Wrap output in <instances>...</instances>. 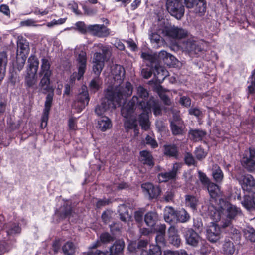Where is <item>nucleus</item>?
I'll return each instance as SVG.
<instances>
[{"instance_id": "f257e3e1", "label": "nucleus", "mask_w": 255, "mask_h": 255, "mask_svg": "<svg viewBox=\"0 0 255 255\" xmlns=\"http://www.w3.org/2000/svg\"><path fill=\"white\" fill-rule=\"evenodd\" d=\"M139 102V106L143 110V112L139 115V122L142 128L147 130L149 127L148 114L153 111L155 116L159 115L161 113V109L159 102L153 97L145 102L144 101H139L137 96H134L132 100L123 106L121 109L122 116L126 118L124 122V126L127 129H134L135 134L138 133L136 129L137 125L136 120L132 117V114L134 110L135 103Z\"/></svg>"}, {"instance_id": "f03ea898", "label": "nucleus", "mask_w": 255, "mask_h": 255, "mask_svg": "<svg viewBox=\"0 0 255 255\" xmlns=\"http://www.w3.org/2000/svg\"><path fill=\"white\" fill-rule=\"evenodd\" d=\"M112 73L114 76L115 81H117L115 84L114 90L108 89L105 95V99L100 105H98L95 110L98 116H101L109 109L111 103L112 106L115 108L119 105L121 99L124 97L130 96L132 93V85L129 82H127L122 85L124 76V69L119 65H116L112 69Z\"/></svg>"}, {"instance_id": "7ed1b4c3", "label": "nucleus", "mask_w": 255, "mask_h": 255, "mask_svg": "<svg viewBox=\"0 0 255 255\" xmlns=\"http://www.w3.org/2000/svg\"><path fill=\"white\" fill-rule=\"evenodd\" d=\"M240 212L235 206L223 199L219 200L218 207L209 205L208 214L215 222L221 220L224 228L229 226L233 219Z\"/></svg>"}, {"instance_id": "20e7f679", "label": "nucleus", "mask_w": 255, "mask_h": 255, "mask_svg": "<svg viewBox=\"0 0 255 255\" xmlns=\"http://www.w3.org/2000/svg\"><path fill=\"white\" fill-rule=\"evenodd\" d=\"M39 67V60L34 55L29 56L25 71V83L27 87H33L37 82V72Z\"/></svg>"}, {"instance_id": "39448f33", "label": "nucleus", "mask_w": 255, "mask_h": 255, "mask_svg": "<svg viewBox=\"0 0 255 255\" xmlns=\"http://www.w3.org/2000/svg\"><path fill=\"white\" fill-rule=\"evenodd\" d=\"M181 47L183 51L187 52L191 56L197 55L203 49L201 43L194 37H191L183 41Z\"/></svg>"}, {"instance_id": "423d86ee", "label": "nucleus", "mask_w": 255, "mask_h": 255, "mask_svg": "<svg viewBox=\"0 0 255 255\" xmlns=\"http://www.w3.org/2000/svg\"><path fill=\"white\" fill-rule=\"evenodd\" d=\"M166 7L168 12L177 19H180L184 14L182 0H167Z\"/></svg>"}, {"instance_id": "0eeeda50", "label": "nucleus", "mask_w": 255, "mask_h": 255, "mask_svg": "<svg viewBox=\"0 0 255 255\" xmlns=\"http://www.w3.org/2000/svg\"><path fill=\"white\" fill-rule=\"evenodd\" d=\"M89 101L87 88L85 86H82L76 100L72 104V107L77 110L78 112H80L88 104Z\"/></svg>"}, {"instance_id": "6e6552de", "label": "nucleus", "mask_w": 255, "mask_h": 255, "mask_svg": "<svg viewBox=\"0 0 255 255\" xmlns=\"http://www.w3.org/2000/svg\"><path fill=\"white\" fill-rule=\"evenodd\" d=\"M206 237L211 243H215L219 242L222 237L220 227L218 224L211 222L206 227Z\"/></svg>"}, {"instance_id": "1a4fd4ad", "label": "nucleus", "mask_w": 255, "mask_h": 255, "mask_svg": "<svg viewBox=\"0 0 255 255\" xmlns=\"http://www.w3.org/2000/svg\"><path fill=\"white\" fill-rule=\"evenodd\" d=\"M236 178L243 190L248 192L255 191V180L251 175H240Z\"/></svg>"}, {"instance_id": "9d476101", "label": "nucleus", "mask_w": 255, "mask_h": 255, "mask_svg": "<svg viewBox=\"0 0 255 255\" xmlns=\"http://www.w3.org/2000/svg\"><path fill=\"white\" fill-rule=\"evenodd\" d=\"M93 48H97V50H101L102 53L96 52L93 55V62L103 63L110 56L111 52L109 47L105 46L101 43L95 44Z\"/></svg>"}, {"instance_id": "9b49d317", "label": "nucleus", "mask_w": 255, "mask_h": 255, "mask_svg": "<svg viewBox=\"0 0 255 255\" xmlns=\"http://www.w3.org/2000/svg\"><path fill=\"white\" fill-rule=\"evenodd\" d=\"M78 62V72L74 73L71 76V80L77 78L79 80L84 74L86 68L87 55L85 51H81L77 58Z\"/></svg>"}, {"instance_id": "f8f14e48", "label": "nucleus", "mask_w": 255, "mask_h": 255, "mask_svg": "<svg viewBox=\"0 0 255 255\" xmlns=\"http://www.w3.org/2000/svg\"><path fill=\"white\" fill-rule=\"evenodd\" d=\"M88 31L94 36L103 38L108 36L110 29L104 24H94L88 26Z\"/></svg>"}, {"instance_id": "ddd939ff", "label": "nucleus", "mask_w": 255, "mask_h": 255, "mask_svg": "<svg viewBox=\"0 0 255 255\" xmlns=\"http://www.w3.org/2000/svg\"><path fill=\"white\" fill-rule=\"evenodd\" d=\"M242 162L248 171L253 170L255 167V150L249 149V151H246Z\"/></svg>"}, {"instance_id": "4468645a", "label": "nucleus", "mask_w": 255, "mask_h": 255, "mask_svg": "<svg viewBox=\"0 0 255 255\" xmlns=\"http://www.w3.org/2000/svg\"><path fill=\"white\" fill-rule=\"evenodd\" d=\"M166 34L169 37L175 39H182L188 37L189 35L186 30L175 26L168 28L166 30Z\"/></svg>"}, {"instance_id": "2eb2a0df", "label": "nucleus", "mask_w": 255, "mask_h": 255, "mask_svg": "<svg viewBox=\"0 0 255 255\" xmlns=\"http://www.w3.org/2000/svg\"><path fill=\"white\" fill-rule=\"evenodd\" d=\"M185 237L186 243L193 247H197L202 241V238L192 229L186 231Z\"/></svg>"}, {"instance_id": "dca6fc26", "label": "nucleus", "mask_w": 255, "mask_h": 255, "mask_svg": "<svg viewBox=\"0 0 255 255\" xmlns=\"http://www.w3.org/2000/svg\"><path fill=\"white\" fill-rule=\"evenodd\" d=\"M171 130L173 135H182L184 133V126L183 122L177 117H174V119L170 122Z\"/></svg>"}, {"instance_id": "f3484780", "label": "nucleus", "mask_w": 255, "mask_h": 255, "mask_svg": "<svg viewBox=\"0 0 255 255\" xmlns=\"http://www.w3.org/2000/svg\"><path fill=\"white\" fill-rule=\"evenodd\" d=\"M141 188L144 192L147 193L150 198H157L160 194L161 190L159 187L154 186L150 183L142 184Z\"/></svg>"}, {"instance_id": "a211bd4d", "label": "nucleus", "mask_w": 255, "mask_h": 255, "mask_svg": "<svg viewBox=\"0 0 255 255\" xmlns=\"http://www.w3.org/2000/svg\"><path fill=\"white\" fill-rule=\"evenodd\" d=\"M167 234L169 242L173 245L178 247L180 244L181 240L178 230L175 227L170 226L168 230Z\"/></svg>"}, {"instance_id": "6ab92c4d", "label": "nucleus", "mask_w": 255, "mask_h": 255, "mask_svg": "<svg viewBox=\"0 0 255 255\" xmlns=\"http://www.w3.org/2000/svg\"><path fill=\"white\" fill-rule=\"evenodd\" d=\"M175 60L174 56L164 50L161 51L158 55L156 54V62L157 63H164L169 65L174 62Z\"/></svg>"}, {"instance_id": "aec40b11", "label": "nucleus", "mask_w": 255, "mask_h": 255, "mask_svg": "<svg viewBox=\"0 0 255 255\" xmlns=\"http://www.w3.org/2000/svg\"><path fill=\"white\" fill-rule=\"evenodd\" d=\"M148 244L147 240H140L137 242H131L128 247L129 251L131 252H136L138 251L142 252L145 250L144 249L146 248Z\"/></svg>"}, {"instance_id": "412c9836", "label": "nucleus", "mask_w": 255, "mask_h": 255, "mask_svg": "<svg viewBox=\"0 0 255 255\" xmlns=\"http://www.w3.org/2000/svg\"><path fill=\"white\" fill-rule=\"evenodd\" d=\"M164 217L167 223L175 222L177 219V212L171 207H166L164 209Z\"/></svg>"}, {"instance_id": "4be33fe9", "label": "nucleus", "mask_w": 255, "mask_h": 255, "mask_svg": "<svg viewBox=\"0 0 255 255\" xmlns=\"http://www.w3.org/2000/svg\"><path fill=\"white\" fill-rule=\"evenodd\" d=\"M158 220V214L155 212H149L145 214L144 217L145 222L149 227H153Z\"/></svg>"}, {"instance_id": "5701e85b", "label": "nucleus", "mask_w": 255, "mask_h": 255, "mask_svg": "<svg viewBox=\"0 0 255 255\" xmlns=\"http://www.w3.org/2000/svg\"><path fill=\"white\" fill-rule=\"evenodd\" d=\"M8 62L7 55L5 52H0V81L3 78V73Z\"/></svg>"}, {"instance_id": "b1692460", "label": "nucleus", "mask_w": 255, "mask_h": 255, "mask_svg": "<svg viewBox=\"0 0 255 255\" xmlns=\"http://www.w3.org/2000/svg\"><path fill=\"white\" fill-rule=\"evenodd\" d=\"M140 160L143 164H147L149 166H153V157L150 152L143 150L140 152Z\"/></svg>"}, {"instance_id": "393cba45", "label": "nucleus", "mask_w": 255, "mask_h": 255, "mask_svg": "<svg viewBox=\"0 0 255 255\" xmlns=\"http://www.w3.org/2000/svg\"><path fill=\"white\" fill-rule=\"evenodd\" d=\"M125 247V243L122 240L116 241L114 245L110 248L109 253L111 255H118L121 253Z\"/></svg>"}, {"instance_id": "a878e982", "label": "nucleus", "mask_w": 255, "mask_h": 255, "mask_svg": "<svg viewBox=\"0 0 255 255\" xmlns=\"http://www.w3.org/2000/svg\"><path fill=\"white\" fill-rule=\"evenodd\" d=\"M210 196L212 198H215L217 197L222 195L220 191V187L216 184L211 182L206 185Z\"/></svg>"}, {"instance_id": "bb28decb", "label": "nucleus", "mask_w": 255, "mask_h": 255, "mask_svg": "<svg viewBox=\"0 0 255 255\" xmlns=\"http://www.w3.org/2000/svg\"><path fill=\"white\" fill-rule=\"evenodd\" d=\"M50 64L48 59L43 58L41 60V65L39 71L40 75H51Z\"/></svg>"}, {"instance_id": "cd10ccee", "label": "nucleus", "mask_w": 255, "mask_h": 255, "mask_svg": "<svg viewBox=\"0 0 255 255\" xmlns=\"http://www.w3.org/2000/svg\"><path fill=\"white\" fill-rule=\"evenodd\" d=\"M98 128L102 131L110 129L112 124L111 120L107 117H103L98 122Z\"/></svg>"}, {"instance_id": "c85d7f7f", "label": "nucleus", "mask_w": 255, "mask_h": 255, "mask_svg": "<svg viewBox=\"0 0 255 255\" xmlns=\"http://www.w3.org/2000/svg\"><path fill=\"white\" fill-rule=\"evenodd\" d=\"M223 251L226 255H232L235 251V246L233 242L229 240H225L223 244Z\"/></svg>"}, {"instance_id": "c756f323", "label": "nucleus", "mask_w": 255, "mask_h": 255, "mask_svg": "<svg viewBox=\"0 0 255 255\" xmlns=\"http://www.w3.org/2000/svg\"><path fill=\"white\" fill-rule=\"evenodd\" d=\"M178 152L177 147L175 145L169 144L164 146V153L168 156L176 158Z\"/></svg>"}, {"instance_id": "7c9ffc66", "label": "nucleus", "mask_w": 255, "mask_h": 255, "mask_svg": "<svg viewBox=\"0 0 255 255\" xmlns=\"http://www.w3.org/2000/svg\"><path fill=\"white\" fill-rule=\"evenodd\" d=\"M212 176L214 180L216 182L219 183H221L223 179V173L220 168L217 165H215L213 167Z\"/></svg>"}, {"instance_id": "2f4dec72", "label": "nucleus", "mask_w": 255, "mask_h": 255, "mask_svg": "<svg viewBox=\"0 0 255 255\" xmlns=\"http://www.w3.org/2000/svg\"><path fill=\"white\" fill-rule=\"evenodd\" d=\"M242 204L246 209L249 210L255 207V193H254L252 197L245 196Z\"/></svg>"}, {"instance_id": "473e14b6", "label": "nucleus", "mask_w": 255, "mask_h": 255, "mask_svg": "<svg viewBox=\"0 0 255 255\" xmlns=\"http://www.w3.org/2000/svg\"><path fill=\"white\" fill-rule=\"evenodd\" d=\"M191 138L195 141L201 140L205 135V131L199 129H192L189 131Z\"/></svg>"}, {"instance_id": "72a5a7b5", "label": "nucleus", "mask_w": 255, "mask_h": 255, "mask_svg": "<svg viewBox=\"0 0 255 255\" xmlns=\"http://www.w3.org/2000/svg\"><path fill=\"white\" fill-rule=\"evenodd\" d=\"M245 238L251 242H255V231L251 227H247L243 230Z\"/></svg>"}, {"instance_id": "f704fd0d", "label": "nucleus", "mask_w": 255, "mask_h": 255, "mask_svg": "<svg viewBox=\"0 0 255 255\" xmlns=\"http://www.w3.org/2000/svg\"><path fill=\"white\" fill-rule=\"evenodd\" d=\"M198 203V200L196 197L191 195H186L185 196V204L187 206L190 207L193 210L196 209V206Z\"/></svg>"}, {"instance_id": "c9c22d12", "label": "nucleus", "mask_w": 255, "mask_h": 255, "mask_svg": "<svg viewBox=\"0 0 255 255\" xmlns=\"http://www.w3.org/2000/svg\"><path fill=\"white\" fill-rule=\"evenodd\" d=\"M189 219L190 215L184 209H182L177 212L176 221L185 223L187 222Z\"/></svg>"}, {"instance_id": "e433bc0d", "label": "nucleus", "mask_w": 255, "mask_h": 255, "mask_svg": "<svg viewBox=\"0 0 255 255\" xmlns=\"http://www.w3.org/2000/svg\"><path fill=\"white\" fill-rule=\"evenodd\" d=\"M155 69L156 72H154V75L158 81L163 80L167 76L168 72L163 67L155 66Z\"/></svg>"}, {"instance_id": "4c0bfd02", "label": "nucleus", "mask_w": 255, "mask_h": 255, "mask_svg": "<svg viewBox=\"0 0 255 255\" xmlns=\"http://www.w3.org/2000/svg\"><path fill=\"white\" fill-rule=\"evenodd\" d=\"M17 47L21 50V52H26L29 50V43L22 36H18Z\"/></svg>"}, {"instance_id": "58836bf2", "label": "nucleus", "mask_w": 255, "mask_h": 255, "mask_svg": "<svg viewBox=\"0 0 255 255\" xmlns=\"http://www.w3.org/2000/svg\"><path fill=\"white\" fill-rule=\"evenodd\" d=\"M195 12L200 15H202L206 11V5L204 0H196Z\"/></svg>"}, {"instance_id": "ea45409f", "label": "nucleus", "mask_w": 255, "mask_h": 255, "mask_svg": "<svg viewBox=\"0 0 255 255\" xmlns=\"http://www.w3.org/2000/svg\"><path fill=\"white\" fill-rule=\"evenodd\" d=\"M75 246L73 243L67 242L63 247L62 250L65 255H72L75 252Z\"/></svg>"}, {"instance_id": "a19ab883", "label": "nucleus", "mask_w": 255, "mask_h": 255, "mask_svg": "<svg viewBox=\"0 0 255 255\" xmlns=\"http://www.w3.org/2000/svg\"><path fill=\"white\" fill-rule=\"evenodd\" d=\"M51 75H40L42 77L39 86L43 89L48 90L49 89L50 78Z\"/></svg>"}, {"instance_id": "79ce46f5", "label": "nucleus", "mask_w": 255, "mask_h": 255, "mask_svg": "<svg viewBox=\"0 0 255 255\" xmlns=\"http://www.w3.org/2000/svg\"><path fill=\"white\" fill-rule=\"evenodd\" d=\"M174 178L175 176L174 173H171L170 171L161 173L158 175V179L160 182H166L169 180L173 179Z\"/></svg>"}, {"instance_id": "37998d69", "label": "nucleus", "mask_w": 255, "mask_h": 255, "mask_svg": "<svg viewBox=\"0 0 255 255\" xmlns=\"http://www.w3.org/2000/svg\"><path fill=\"white\" fill-rule=\"evenodd\" d=\"M158 93L160 98L164 102L165 104L167 105L171 104V100L169 98L168 96L167 95L165 90H164L162 87H160L158 90Z\"/></svg>"}, {"instance_id": "c03bdc74", "label": "nucleus", "mask_w": 255, "mask_h": 255, "mask_svg": "<svg viewBox=\"0 0 255 255\" xmlns=\"http://www.w3.org/2000/svg\"><path fill=\"white\" fill-rule=\"evenodd\" d=\"M72 209L70 205L67 204L64 205L63 207H61L59 209V214L62 217H65L68 216L71 213Z\"/></svg>"}, {"instance_id": "a18cd8bd", "label": "nucleus", "mask_w": 255, "mask_h": 255, "mask_svg": "<svg viewBox=\"0 0 255 255\" xmlns=\"http://www.w3.org/2000/svg\"><path fill=\"white\" fill-rule=\"evenodd\" d=\"M136 94L139 98L142 99L147 98L149 95L147 90L141 86L137 87Z\"/></svg>"}, {"instance_id": "49530a36", "label": "nucleus", "mask_w": 255, "mask_h": 255, "mask_svg": "<svg viewBox=\"0 0 255 255\" xmlns=\"http://www.w3.org/2000/svg\"><path fill=\"white\" fill-rule=\"evenodd\" d=\"M150 40L153 44H155L154 46L158 48L159 44L162 42V38L157 33H152L150 36Z\"/></svg>"}, {"instance_id": "de8ad7c7", "label": "nucleus", "mask_w": 255, "mask_h": 255, "mask_svg": "<svg viewBox=\"0 0 255 255\" xmlns=\"http://www.w3.org/2000/svg\"><path fill=\"white\" fill-rule=\"evenodd\" d=\"M148 252L150 255H161L162 254L159 245H150Z\"/></svg>"}, {"instance_id": "09e8293b", "label": "nucleus", "mask_w": 255, "mask_h": 255, "mask_svg": "<svg viewBox=\"0 0 255 255\" xmlns=\"http://www.w3.org/2000/svg\"><path fill=\"white\" fill-rule=\"evenodd\" d=\"M141 57L143 59L150 61L151 63L156 62V54L152 55L147 53L143 52L141 55Z\"/></svg>"}, {"instance_id": "8fccbe9b", "label": "nucleus", "mask_w": 255, "mask_h": 255, "mask_svg": "<svg viewBox=\"0 0 255 255\" xmlns=\"http://www.w3.org/2000/svg\"><path fill=\"white\" fill-rule=\"evenodd\" d=\"M53 91L48 93L46 96V101L45 102V110L50 111L51 104L53 100Z\"/></svg>"}, {"instance_id": "3c124183", "label": "nucleus", "mask_w": 255, "mask_h": 255, "mask_svg": "<svg viewBox=\"0 0 255 255\" xmlns=\"http://www.w3.org/2000/svg\"><path fill=\"white\" fill-rule=\"evenodd\" d=\"M20 25L21 26L37 27L41 26L36 24V21L32 19H29L20 22Z\"/></svg>"}, {"instance_id": "603ef678", "label": "nucleus", "mask_w": 255, "mask_h": 255, "mask_svg": "<svg viewBox=\"0 0 255 255\" xmlns=\"http://www.w3.org/2000/svg\"><path fill=\"white\" fill-rule=\"evenodd\" d=\"M93 70L96 75H99L103 69L104 64L103 63H100L98 62H93Z\"/></svg>"}, {"instance_id": "864d4df0", "label": "nucleus", "mask_w": 255, "mask_h": 255, "mask_svg": "<svg viewBox=\"0 0 255 255\" xmlns=\"http://www.w3.org/2000/svg\"><path fill=\"white\" fill-rule=\"evenodd\" d=\"M199 178L201 183L205 186L207 185L211 182L206 174L200 171H198Z\"/></svg>"}, {"instance_id": "5fc2aeb1", "label": "nucleus", "mask_w": 255, "mask_h": 255, "mask_svg": "<svg viewBox=\"0 0 255 255\" xmlns=\"http://www.w3.org/2000/svg\"><path fill=\"white\" fill-rule=\"evenodd\" d=\"M77 30L81 33L84 34L88 31V26L86 27L83 22H78L75 24Z\"/></svg>"}, {"instance_id": "6e6d98bb", "label": "nucleus", "mask_w": 255, "mask_h": 255, "mask_svg": "<svg viewBox=\"0 0 255 255\" xmlns=\"http://www.w3.org/2000/svg\"><path fill=\"white\" fill-rule=\"evenodd\" d=\"M20 230L21 229L18 225L13 224L8 228L7 232L8 234H14L19 233Z\"/></svg>"}, {"instance_id": "4d7b16f0", "label": "nucleus", "mask_w": 255, "mask_h": 255, "mask_svg": "<svg viewBox=\"0 0 255 255\" xmlns=\"http://www.w3.org/2000/svg\"><path fill=\"white\" fill-rule=\"evenodd\" d=\"M164 255H188L185 250L180 251H173L167 250L164 252Z\"/></svg>"}, {"instance_id": "13d9d810", "label": "nucleus", "mask_w": 255, "mask_h": 255, "mask_svg": "<svg viewBox=\"0 0 255 255\" xmlns=\"http://www.w3.org/2000/svg\"><path fill=\"white\" fill-rule=\"evenodd\" d=\"M66 21L64 18H60L58 20H53L50 22H48L46 24V26L48 27H52L55 25H60L64 23Z\"/></svg>"}, {"instance_id": "bf43d9fd", "label": "nucleus", "mask_w": 255, "mask_h": 255, "mask_svg": "<svg viewBox=\"0 0 255 255\" xmlns=\"http://www.w3.org/2000/svg\"><path fill=\"white\" fill-rule=\"evenodd\" d=\"M26 58L24 57H17V65L16 68L18 71H21L25 64Z\"/></svg>"}, {"instance_id": "052dcab7", "label": "nucleus", "mask_w": 255, "mask_h": 255, "mask_svg": "<svg viewBox=\"0 0 255 255\" xmlns=\"http://www.w3.org/2000/svg\"><path fill=\"white\" fill-rule=\"evenodd\" d=\"M100 240L103 243H108L113 240V237L107 233H104L101 235Z\"/></svg>"}, {"instance_id": "680f3d73", "label": "nucleus", "mask_w": 255, "mask_h": 255, "mask_svg": "<svg viewBox=\"0 0 255 255\" xmlns=\"http://www.w3.org/2000/svg\"><path fill=\"white\" fill-rule=\"evenodd\" d=\"M252 78L251 84L248 86V89L250 93L255 92V69L252 73Z\"/></svg>"}, {"instance_id": "e2e57ef3", "label": "nucleus", "mask_w": 255, "mask_h": 255, "mask_svg": "<svg viewBox=\"0 0 255 255\" xmlns=\"http://www.w3.org/2000/svg\"><path fill=\"white\" fill-rule=\"evenodd\" d=\"M100 84V80L98 77H96L91 81L90 86L92 89L97 90L99 88Z\"/></svg>"}, {"instance_id": "0e129e2a", "label": "nucleus", "mask_w": 255, "mask_h": 255, "mask_svg": "<svg viewBox=\"0 0 255 255\" xmlns=\"http://www.w3.org/2000/svg\"><path fill=\"white\" fill-rule=\"evenodd\" d=\"M184 160L185 163L188 165H194L195 163V160L193 157L189 153H186L184 157Z\"/></svg>"}, {"instance_id": "69168bd1", "label": "nucleus", "mask_w": 255, "mask_h": 255, "mask_svg": "<svg viewBox=\"0 0 255 255\" xmlns=\"http://www.w3.org/2000/svg\"><path fill=\"white\" fill-rule=\"evenodd\" d=\"M68 127L70 130H75L77 129V127L76 125V119L74 118H70L68 120Z\"/></svg>"}, {"instance_id": "338daca9", "label": "nucleus", "mask_w": 255, "mask_h": 255, "mask_svg": "<svg viewBox=\"0 0 255 255\" xmlns=\"http://www.w3.org/2000/svg\"><path fill=\"white\" fill-rule=\"evenodd\" d=\"M142 76L145 79H148L152 75V71L150 67L143 68L141 71Z\"/></svg>"}, {"instance_id": "774afa93", "label": "nucleus", "mask_w": 255, "mask_h": 255, "mask_svg": "<svg viewBox=\"0 0 255 255\" xmlns=\"http://www.w3.org/2000/svg\"><path fill=\"white\" fill-rule=\"evenodd\" d=\"M189 113L190 115H194L197 117H199L202 115V111L197 108H191L189 110Z\"/></svg>"}]
</instances>
